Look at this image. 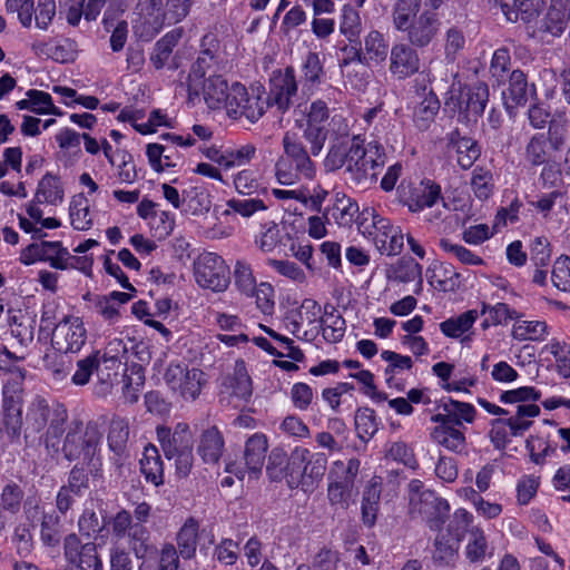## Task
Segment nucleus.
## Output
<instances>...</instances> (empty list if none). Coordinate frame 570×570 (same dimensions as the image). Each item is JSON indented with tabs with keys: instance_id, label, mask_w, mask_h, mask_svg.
<instances>
[{
	"instance_id": "nucleus-50",
	"label": "nucleus",
	"mask_w": 570,
	"mask_h": 570,
	"mask_svg": "<svg viewBox=\"0 0 570 570\" xmlns=\"http://www.w3.org/2000/svg\"><path fill=\"white\" fill-rule=\"evenodd\" d=\"M179 39L180 32L170 31L155 43L150 62L156 69H161L165 66Z\"/></svg>"
},
{
	"instance_id": "nucleus-27",
	"label": "nucleus",
	"mask_w": 570,
	"mask_h": 570,
	"mask_svg": "<svg viewBox=\"0 0 570 570\" xmlns=\"http://www.w3.org/2000/svg\"><path fill=\"white\" fill-rule=\"evenodd\" d=\"M139 465L147 483L157 488L165 483L164 462L158 449L154 444L145 446Z\"/></svg>"
},
{
	"instance_id": "nucleus-59",
	"label": "nucleus",
	"mask_w": 570,
	"mask_h": 570,
	"mask_svg": "<svg viewBox=\"0 0 570 570\" xmlns=\"http://www.w3.org/2000/svg\"><path fill=\"white\" fill-rule=\"evenodd\" d=\"M465 36L461 28L451 26L444 35V55L449 61H454L465 47Z\"/></svg>"
},
{
	"instance_id": "nucleus-31",
	"label": "nucleus",
	"mask_w": 570,
	"mask_h": 570,
	"mask_svg": "<svg viewBox=\"0 0 570 570\" xmlns=\"http://www.w3.org/2000/svg\"><path fill=\"white\" fill-rule=\"evenodd\" d=\"M268 450L267 438L263 433H255L247 439L244 450L245 464L249 471L261 472Z\"/></svg>"
},
{
	"instance_id": "nucleus-49",
	"label": "nucleus",
	"mask_w": 570,
	"mask_h": 570,
	"mask_svg": "<svg viewBox=\"0 0 570 570\" xmlns=\"http://www.w3.org/2000/svg\"><path fill=\"white\" fill-rule=\"evenodd\" d=\"M459 542L448 533H439L434 540L433 560L440 564H450L458 554Z\"/></svg>"
},
{
	"instance_id": "nucleus-8",
	"label": "nucleus",
	"mask_w": 570,
	"mask_h": 570,
	"mask_svg": "<svg viewBox=\"0 0 570 570\" xmlns=\"http://www.w3.org/2000/svg\"><path fill=\"white\" fill-rule=\"evenodd\" d=\"M196 283L213 292H225L230 284V271L222 256L215 253H203L194 263Z\"/></svg>"
},
{
	"instance_id": "nucleus-46",
	"label": "nucleus",
	"mask_w": 570,
	"mask_h": 570,
	"mask_svg": "<svg viewBox=\"0 0 570 570\" xmlns=\"http://www.w3.org/2000/svg\"><path fill=\"white\" fill-rule=\"evenodd\" d=\"M422 266L412 257H402L387 269L390 279L410 283L416 278H421Z\"/></svg>"
},
{
	"instance_id": "nucleus-2",
	"label": "nucleus",
	"mask_w": 570,
	"mask_h": 570,
	"mask_svg": "<svg viewBox=\"0 0 570 570\" xmlns=\"http://www.w3.org/2000/svg\"><path fill=\"white\" fill-rule=\"evenodd\" d=\"M68 412L62 404L50 407L48 401L37 395L27 406L24 417L23 439L26 444L30 439L46 431V448L55 453L59 452V439L66 432Z\"/></svg>"
},
{
	"instance_id": "nucleus-9",
	"label": "nucleus",
	"mask_w": 570,
	"mask_h": 570,
	"mask_svg": "<svg viewBox=\"0 0 570 570\" xmlns=\"http://www.w3.org/2000/svg\"><path fill=\"white\" fill-rule=\"evenodd\" d=\"M164 380L169 390L185 401H195L206 383L205 373L202 370L188 368L180 363H170L165 371Z\"/></svg>"
},
{
	"instance_id": "nucleus-24",
	"label": "nucleus",
	"mask_w": 570,
	"mask_h": 570,
	"mask_svg": "<svg viewBox=\"0 0 570 570\" xmlns=\"http://www.w3.org/2000/svg\"><path fill=\"white\" fill-rule=\"evenodd\" d=\"M570 19V0H550V6L540 22L539 30L559 37Z\"/></svg>"
},
{
	"instance_id": "nucleus-23",
	"label": "nucleus",
	"mask_w": 570,
	"mask_h": 570,
	"mask_svg": "<svg viewBox=\"0 0 570 570\" xmlns=\"http://www.w3.org/2000/svg\"><path fill=\"white\" fill-rule=\"evenodd\" d=\"M222 386L224 391L228 392L233 397L244 402L250 400L253 384L244 360H237L235 362L233 373L223 379Z\"/></svg>"
},
{
	"instance_id": "nucleus-51",
	"label": "nucleus",
	"mask_w": 570,
	"mask_h": 570,
	"mask_svg": "<svg viewBox=\"0 0 570 570\" xmlns=\"http://www.w3.org/2000/svg\"><path fill=\"white\" fill-rule=\"evenodd\" d=\"M233 276L236 288L245 296L254 297L257 282L250 264L244 259H237Z\"/></svg>"
},
{
	"instance_id": "nucleus-33",
	"label": "nucleus",
	"mask_w": 570,
	"mask_h": 570,
	"mask_svg": "<svg viewBox=\"0 0 570 570\" xmlns=\"http://www.w3.org/2000/svg\"><path fill=\"white\" fill-rule=\"evenodd\" d=\"M381 492V482L376 481L375 479H372L364 489L361 504V514L362 522L367 528H372L376 523L377 512L380 509Z\"/></svg>"
},
{
	"instance_id": "nucleus-7",
	"label": "nucleus",
	"mask_w": 570,
	"mask_h": 570,
	"mask_svg": "<svg viewBox=\"0 0 570 570\" xmlns=\"http://www.w3.org/2000/svg\"><path fill=\"white\" fill-rule=\"evenodd\" d=\"M537 404H519L514 415L491 421L489 438L494 449L504 450L510 443L509 435L522 436L532 425V419L540 415Z\"/></svg>"
},
{
	"instance_id": "nucleus-43",
	"label": "nucleus",
	"mask_w": 570,
	"mask_h": 570,
	"mask_svg": "<svg viewBox=\"0 0 570 570\" xmlns=\"http://www.w3.org/2000/svg\"><path fill=\"white\" fill-rule=\"evenodd\" d=\"M69 216L71 226L77 230H88L92 226V219L89 210V200L81 193L71 198L69 205Z\"/></svg>"
},
{
	"instance_id": "nucleus-38",
	"label": "nucleus",
	"mask_w": 570,
	"mask_h": 570,
	"mask_svg": "<svg viewBox=\"0 0 570 570\" xmlns=\"http://www.w3.org/2000/svg\"><path fill=\"white\" fill-rule=\"evenodd\" d=\"M357 213V203L342 193L335 194V202L333 206L327 209V215L330 214L336 224L342 227L351 226Z\"/></svg>"
},
{
	"instance_id": "nucleus-35",
	"label": "nucleus",
	"mask_w": 570,
	"mask_h": 570,
	"mask_svg": "<svg viewBox=\"0 0 570 570\" xmlns=\"http://www.w3.org/2000/svg\"><path fill=\"white\" fill-rule=\"evenodd\" d=\"M381 358L387 362V366L384 370L385 382L389 387H396L403 390L404 385L399 383L395 375L410 371L413 367V361L407 355H402L393 351L385 350L381 353Z\"/></svg>"
},
{
	"instance_id": "nucleus-57",
	"label": "nucleus",
	"mask_w": 570,
	"mask_h": 570,
	"mask_svg": "<svg viewBox=\"0 0 570 570\" xmlns=\"http://www.w3.org/2000/svg\"><path fill=\"white\" fill-rule=\"evenodd\" d=\"M40 539L47 547H56L61 539L60 518L55 510L47 513L40 522Z\"/></svg>"
},
{
	"instance_id": "nucleus-64",
	"label": "nucleus",
	"mask_w": 570,
	"mask_h": 570,
	"mask_svg": "<svg viewBox=\"0 0 570 570\" xmlns=\"http://www.w3.org/2000/svg\"><path fill=\"white\" fill-rule=\"evenodd\" d=\"M6 11L17 13L18 20L23 28L32 24L35 2L33 0H6Z\"/></svg>"
},
{
	"instance_id": "nucleus-36",
	"label": "nucleus",
	"mask_w": 570,
	"mask_h": 570,
	"mask_svg": "<svg viewBox=\"0 0 570 570\" xmlns=\"http://www.w3.org/2000/svg\"><path fill=\"white\" fill-rule=\"evenodd\" d=\"M389 52V45L382 32L371 30L364 37L363 56L366 58L367 67L383 62Z\"/></svg>"
},
{
	"instance_id": "nucleus-48",
	"label": "nucleus",
	"mask_w": 570,
	"mask_h": 570,
	"mask_svg": "<svg viewBox=\"0 0 570 570\" xmlns=\"http://www.w3.org/2000/svg\"><path fill=\"white\" fill-rule=\"evenodd\" d=\"M22 412L1 413L0 434L6 444H20Z\"/></svg>"
},
{
	"instance_id": "nucleus-53",
	"label": "nucleus",
	"mask_w": 570,
	"mask_h": 570,
	"mask_svg": "<svg viewBox=\"0 0 570 570\" xmlns=\"http://www.w3.org/2000/svg\"><path fill=\"white\" fill-rule=\"evenodd\" d=\"M291 454L282 448H274L268 455L266 472L271 480L281 481L283 478L288 480Z\"/></svg>"
},
{
	"instance_id": "nucleus-22",
	"label": "nucleus",
	"mask_w": 570,
	"mask_h": 570,
	"mask_svg": "<svg viewBox=\"0 0 570 570\" xmlns=\"http://www.w3.org/2000/svg\"><path fill=\"white\" fill-rule=\"evenodd\" d=\"M441 197V186L425 178L417 186L410 189L405 204L410 212L419 213L424 208L434 206Z\"/></svg>"
},
{
	"instance_id": "nucleus-4",
	"label": "nucleus",
	"mask_w": 570,
	"mask_h": 570,
	"mask_svg": "<svg viewBox=\"0 0 570 570\" xmlns=\"http://www.w3.org/2000/svg\"><path fill=\"white\" fill-rule=\"evenodd\" d=\"M102 433L99 425L90 421L86 425L80 420L72 421L65 435L59 451L69 461L82 460L95 466V456L100 449Z\"/></svg>"
},
{
	"instance_id": "nucleus-5",
	"label": "nucleus",
	"mask_w": 570,
	"mask_h": 570,
	"mask_svg": "<svg viewBox=\"0 0 570 570\" xmlns=\"http://www.w3.org/2000/svg\"><path fill=\"white\" fill-rule=\"evenodd\" d=\"M327 469V455L312 452L307 448L296 446L291 452L288 485L301 488L304 492L313 491L322 481Z\"/></svg>"
},
{
	"instance_id": "nucleus-54",
	"label": "nucleus",
	"mask_w": 570,
	"mask_h": 570,
	"mask_svg": "<svg viewBox=\"0 0 570 570\" xmlns=\"http://www.w3.org/2000/svg\"><path fill=\"white\" fill-rule=\"evenodd\" d=\"M525 160L533 167L549 161L548 139L544 134L533 135L524 149Z\"/></svg>"
},
{
	"instance_id": "nucleus-42",
	"label": "nucleus",
	"mask_w": 570,
	"mask_h": 570,
	"mask_svg": "<svg viewBox=\"0 0 570 570\" xmlns=\"http://www.w3.org/2000/svg\"><path fill=\"white\" fill-rule=\"evenodd\" d=\"M26 498L23 488L19 483L10 480L1 489L0 507L3 511L17 515L20 513Z\"/></svg>"
},
{
	"instance_id": "nucleus-1",
	"label": "nucleus",
	"mask_w": 570,
	"mask_h": 570,
	"mask_svg": "<svg viewBox=\"0 0 570 570\" xmlns=\"http://www.w3.org/2000/svg\"><path fill=\"white\" fill-rule=\"evenodd\" d=\"M386 163L384 146L377 140L366 145L361 135L347 141L332 144L324 165L328 170L344 168L346 179L360 187H368L376 181L380 170Z\"/></svg>"
},
{
	"instance_id": "nucleus-11",
	"label": "nucleus",
	"mask_w": 570,
	"mask_h": 570,
	"mask_svg": "<svg viewBox=\"0 0 570 570\" xmlns=\"http://www.w3.org/2000/svg\"><path fill=\"white\" fill-rule=\"evenodd\" d=\"M297 94L298 82L294 67L287 66L283 70H274L269 79V91L265 106L276 107L281 114H285L294 105Z\"/></svg>"
},
{
	"instance_id": "nucleus-62",
	"label": "nucleus",
	"mask_w": 570,
	"mask_h": 570,
	"mask_svg": "<svg viewBox=\"0 0 570 570\" xmlns=\"http://www.w3.org/2000/svg\"><path fill=\"white\" fill-rule=\"evenodd\" d=\"M552 284L560 291H570V257L561 255L554 263L551 271Z\"/></svg>"
},
{
	"instance_id": "nucleus-3",
	"label": "nucleus",
	"mask_w": 570,
	"mask_h": 570,
	"mask_svg": "<svg viewBox=\"0 0 570 570\" xmlns=\"http://www.w3.org/2000/svg\"><path fill=\"white\" fill-rule=\"evenodd\" d=\"M446 531L456 541L465 538L463 556L470 564H482L488 558L493 556L494 548L490 544L484 530L480 525L473 524V515L465 509L454 511Z\"/></svg>"
},
{
	"instance_id": "nucleus-63",
	"label": "nucleus",
	"mask_w": 570,
	"mask_h": 570,
	"mask_svg": "<svg viewBox=\"0 0 570 570\" xmlns=\"http://www.w3.org/2000/svg\"><path fill=\"white\" fill-rule=\"evenodd\" d=\"M511 68V56L510 51L505 47H501L493 52L491 63H490V73L493 78L497 79L498 83L504 81L507 73Z\"/></svg>"
},
{
	"instance_id": "nucleus-44",
	"label": "nucleus",
	"mask_w": 570,
	"mask_h": 570,
	"mask_svg": "<svg viewBox=\"0 0 570 570\" xmlns=\"http://www.w3.org/2000/svg\"><path fill=\"white\" fill-rule=\"evenodd\" d=\"M478 312L475 309L466 311L456 317H450L440 324V330L446 337L459 338L466 333L475 323Z\"/></svg>"
},
{
	"instance_id": "nucleus-21",
	"label": "nucleus",
	"mask_w": 570,
	"mask_h": 570,
	"mask_svg": "<svg viewBox=\"0 0 570 570\" xmlns=\"http://www.w3.org/2000/svg\"><path fill=\"white\" fill-rule=\"evenodd\" d=\"M283 148L285 154L283 158L292 161V164L296 167V170L303 174L304 178L311 179L314 177V163L311 160V157L303 142L295 135L289 132L284 135Z\"/></svg>"
},
{
	"instance_id": "nucleus-20",
	"label": "nucleus",
	"mask_w": 570,
	"mask_h": 570,
	"mask_svg": "<svg viewBox=\"0 0 570 570\" xmlns=\"http://www.w3.org/2000/svg\"><path fill=\"white\" fill-rule=\"evenodd\" d=\"M448 145L455 150L456 163L464 170L470 169L481 156L479 142L470 136L461 135L459 129L448 135Z\"/></svg>"
},
{
	"instance_id": "nucleus-61",
	"label": "nucleus",
	"mask_w": 570,
	"mask_h": 570,
	"mask_svg": "<svg viewBox=\"0 0 570 570\" xmlns=\"http://www.w3.org/2000/svg\"><path fill=\"white\" fill-rule=\"evenodd\" d=\"M70 492L81 498L89 490V473L82 465L75 464L68 474L67 484Z\"/></svg>"
},
{
	"instance_id": "nucleus-10",
	"label": "nucleus",
	"mask_w": 570,
	"mask_h": 570,
	"mask_svg": "<svg viewBox=\"0 0 570 570\" xmlns=\"http://www.w3.org/2000/svg\"><path fill=\"white\" fill-rule=\"evenodd\" d=\"M265 101L258 94L248 92L240 82L230 85L229 101L226 105V114L234 120L246 119L254 124L265 114Z\"/></svg>"
},
{
	"instance_id": "nucleus-28",
	"label": "nucleus",
	"mask_w": 570,
	"mask_h": 570,
	"mask_svg": "<svg viewBox=\"0 0 570 570\" xmlns=\"http://www.w3.org/2000/svg\"><path fill=\"white\" fill-rule=\"evenodd\" d=\"M225 441L217 426H210L203 431L197 451L206 464L217 463L223 455Z\"/></svg>"
},
{
	"instance_id": "nucleus-39",
	"label": "nucleus",
	"mask_w": 570,
	"mask_h": 570,
	"mask_svg": "<svg viewBox=\"0 0 570 570\" xmlns=\"http://www.w3.org/2000/svg\"><path fill=\"white\" fill-rule=\"evenodd\" d=\"M194 0H166L164 13L155 22V32H159L165 24H175L183 21L191 9Z\"/></svg>"
},
{
	"instance_id": "nucleus-58",
	"label": "nucleus",
	"mask_w": 570,
	"mask_h": 570,
	"mask_svg": "<svg viewBox=\"0 0 570 570\" xmlns=\"http://www.w3.org/2000/svg\"><path fill=\"white\" fill-rule=\"evenodd\" d=\"M439 246L443 252L453 255L462 264L472 266H481L484 264L482 257L475 255L463 245L452 243L449 238H441Z\"/></svg>"
},
{
	"instance_id": "nucleus-45",
	"label": "nucleus",
	"mask_w": 570,
	"mask_h": 570,
	"mask_svg": "<svg viewBox=\"0 0 570 570\" xmlns=\"http://www.w3.org/2000/svg\"><path fill=\"white\" fill-rule=\"evenodd\" d=\"M199 524L189 518L177 534V544L184 559H191L196 553Z\"/></svg>"
},
{
	"instance_id": "nucleus-6",
	"label": "nucleus",
	"mask_w": 570,
	"mask_h": 570,
	"mask_svg": "<svg viewBox=\"0 0 570 570\" xmlns=\"http://www.w3.org/2000/svg\"><path fill=\"white\" fill-rule=\"evenodd\" d=\"M394 28L405 33V39L414 48L429 47L436 38L441 20L438 13L429 10L406 11L392 16Z\"/></svg>"
},
{
	"instance_id": "nucleus-56",
	"label": "nucleus",
	"mask_w": 570,
	"mask_h": 570,
	"mask_svg": "<svg viewBox=\"0 0 570 570\" xmlns=\"http://www.w3.org/2000/svg\"><path fill=\"white\" fill-rule=\"evenodd\" d=\"M95 371L98 374L104 373V371L100 370V357L98 351L77 362V370L73 373L71 381L75 385H85L89 382Z\"/></svg>"
},
{
	"instance_id": "nucleus-13",
	"label": "nucleus",
	"mask_w": 570,
	"mask_h": 570,
	"mask_svg": "<svg viewBox=\"0 0 570 570\" xmlns=\"http://www.w3.org/2000/svg\"><path fill=\"white\" fill-rule=\"evenodd\" d=\"M450 512V504L434 491L425 490L420 497L411 499L410 513L420 515L433 531H441Z\"/></svg>"
},
{
	"instance_id": "nucleus-17",
	"label": "nucleus",
	"mask_w": 570,
	"mask_h": 570,
	"mask_svg": "<svg viewBox=\"0 0 570 570\" xmlns=\"http://www.w3.org/2000/svg\"><path fill=\"white\" fill-rule=\"evenodd\" d=\"M502 96L504 108L510 115L515 108L524 107L538 99L535 85L530 83L527 75L520 69L511 71L508 88Z\"/></svg>"
},
{
	"instance_id": "nucleus-15",
	"label": "nucleus",
	"mask_w": 570,
	"mask_h": 570,
	"mask_svg": "<svg viewBox=\"0 0 570 570\" xmlns=\"http://www.w3.org/2000/svg\"><path fill=\"white\" fill-rule=\"evenodd\" d=\"M63 556L67 563L77 570H102L97 544L92 541L81 542L80 538L72 533L63 541Z\"/></svg>"
},
{
	"instance_id": "nucleus-60",
	"label": "nucleus",
	"mask_w": 570,
	"mask_h": 570,
	"mask_svg": "<svg viewBox=\"0 0 570 570\" xmlns=\"http://www.w3.org/2000/svg\"><path fill=\"white\" fill-rule=\"evenodd\" d=\"M530 261L535 267H548L551 261V244L546 236L534 237L529 246Z\"/></svg>"
},
{
	"instance_id": "nucleus-37",
	"label": "nucleus",
	"mask_w": 570,
	"mask_h": 570,
	"mask_svg": "<svg viewBox=\"0 0 570 570\" xmlns=\"http://www.w3.org/2000/svg\"><path fill=\"white\" fill-rule=\"evenodd\" d=\"M202 46L205 47L197 60L193 63L189 77L197 79L205 78L207 70L215 63V48L218 41L213 33L205 35L202 39Z\"/></svg>"
},
{
	"instance_id": "nucleus-12",
	"label": "nucleus",
	"mask_w": 570,
	"mask_h": 570,
	"mask_svg": "<svg viewBox=\"0 0 570 570\" xmlns=\"http://www.w3.org/2000/svg\"><path fill=\"white\" fill-rule=\"evenodd\" d=\"M330 109L325 101L317 99L313 101L306 112V120L301 125L303 138L309 144V151L318 156L323 150L328 135Z\"/></svg>"
},
{
	"instance_id": "nucleus-19",
	"label": "nucleus",
	"mask_w": 570,
	"mask_h": 570,
	"mask_svg": "<svg viewBox=\"0 0 570 570\" xmlns=\"http://www.w3.org/2000/svg\"><path fill=\"white\" fill-rule=\"evenodd\" d=\"M420 69V58L411 45H394L390 53V71L399 79L409 78Z\"/></svg>"
},
{
	"instance_id": "nucleus-25",
	"label": "nucleus",
	"mask_w": 570,
	"mask_h": 570,
	"mask_svg": "<svg viewBox=\"0 0 570 570\" xmlns=\"http://www.w3.org/2000/svg\"><path fill=\"white\" fill-rule=\"evenodd\" d=\"M301 73L303 95H312L322 83L325 76L324 66L318 52L308 51L306 53L301 66Z\"/></svg>"
},
{
	"instance_id": "nucleus-14",
	"label": "nucleus",
	"mask_w": 570,
	"mask_h": 570,
	"mask_svg": "<svg viewBox=\"0 0 570 570\" xmlns=\"http://www.w3.org/2000/svg\"><path fill=\"white\" fill-rule=\"evenodd\" d=\"M87 330L76 316H65L52 331L51 345L60 353H77L85 345Z\"/></svg>"
},
{
	"instance_id": "nucleus-16",
	"label": "nucleus",
	"mask_w": 570,
	"mask_h": 570,
	"mask_svg": "<svg viewBox=\"0 0 570 570\" xmlns=\"http://www.w3.org/2000/svg\"><path fill=\"white\" fill-rule=\"evenodd\" d=\"M372 216V229L367 227L362 232L368 233L373 238L376 249L387 256L397 255L403 248V235L399 227H394L387 218L382 217L374 210L368 213Z\"/></svg>"
},
{
	"instance_id": "nucleus-55",
	"label": "nucleus",
	"mask_w": 570,
	"mask_h": 570,
	"mask_svg": "<svg viewBox=\"0 0 570 570\" xmlns=\"http://www.w3.org/2000/svg\"><path fill=\"white\" fill-rule=\"evenodd\" d=\"M471 187L478 199H488L493 194L494 188L492 171L485 167L476 166L472 171Z\"/></svg>"
},
{
	"instance_id": "nucleus-52",
	"label": "nucleus",
	"mask_w": 570,
	"mask_h": 570,
	"mask_svg": "<svg viewBox=\"0 0 570 570\" xmlns=\"http://www.w3.org/2000/svg\"><path fill=\"white\" fill-rule=\"evenodd\" d=\"M362 30L361 17L358 11L351 4H344L340 21V32L350 43L357 41Z\"/></svg>"
},
{
	"instance_id": "nucleus-41",
	"label": "nucleus",
	"mask_w": 570,
	"mask_h": 570,
	"mask_svg": "<svg viewBox=\"0 0 570 570\" xmlns=\"http://www.w3.org/2000/svg\"><path fill=\"white\" fill-rule=\"evenodd\" d=\"M360 465V460L355 458L350 459L346 464L342 461H335L330 474L333 480L330 483L346 487L347 490L353 492Z\"/></svg>"
},
{
	"instance_id": "nucleus-29",
	"label": "nucleus",
	"mask_w": 570,
	"mask_h": 570,
	"mask_svg": "<svg viewBox=\"0 0 570 570\" xmlns=\"http://www.w3.org/2000/svg\"><path fill=\"white\" fill-rule=\"evenodd\" d=\"M488 100V85L476 82L469 86L468 90L461 95L460 109L476 119L484 112Z\"/></svg>"
},
{
	"instance_id": "nucleus-18",
	"label": "nucleus",
	"mask_w": 570,
	"mask_h": 570,
	"mask_svg": "<svg viewBox=\"0 0 570 570\" xmlns=\"http://www.w3.org/2000/svg\"><path fill=\"white\" fill-rule=\"evenodd\" d=\"M129 435L128 419L114 415L108 425L107 444L112 453L111 461L118 468L122 466L124 460L128 456Z\"/></svg>"
},
{
	"instance_id": "nucleus-47",
	"label": "nucleus",
	"mask_w": 570,
	"mask_h": 570,
	"mask_svg": "<svg viewBox=\"0 0 570 570\" xmlns=\"http://www.w3.org/2000/svg\"><path fill=\"white\" fill-rule=\"evenodd\" d=\"M421 98L422 100L414 109L413 117L420 129H426L440 109V101L433 90H429V94Z\"/></svg>"
},
{
	"instance_id": "nucleus-32",
	"label": "nucleus",
	"mask_w": 570,
	"mask_h": 570,
	"mask_svg": "<svg viewBox=\"0 0 570 570\" xmlns=\"http://www.w3.org/2000/svg\"><path fill=\"white\" fill-rule=\"evenodd\" d=\"M65 190L60 177L47 173L38 183L35 202L38 204L58 205L63 202Z\"/></svg>"
},
{
	"instance_id": "nucleus-26",
	"label": "nucleus",
	"mask_w": 570,
	"mask_h": 570,
	"mask_svg": "<svg viewBox=\"0 0 570 570\" xmlns=\"http://www.w3.org/2000/svg\"><path fill=\"white\" fill-rule=\"evenodd\" d=\"M36 324L37 314L35 312L28 309L10 312L9 325L11 334L23 346L29 345L33 341Z\"/></svg>"
},
{
	"instance_id": "nucleus-34",
	"label": "nucleus",
	"mask_w": 570,
	"mask_h": 570,
	"mask_svg": "<svg viewBox=\"0 0 570 570\" xmlns=\"http://www.w3.org/2000/svg\"><path fill=\"white\" fill-rule=\"evenodd\" d=\"M430 438L436 444L454 453H461L466 445L464 431L459 428L438 424L430 432Z\"/></svg>"
},
{
	"instance_id": "nucleus-40",
	"label": "nucleus",
	"mask_w": 570,
	"mask_h": 570,
	"mask_svg": "<svg viewBox=\"0 0 570 570\" xmlns=\"http://www.w3.org/2000/svg\"><path fill=\"white\" fill-rule=\"evenodd\" d=\"M354 424L357 438L368 442L379 431L381 421L371 407H358L355 413Z\"/></svg>"
},
{
	"instance_id": "nucleus-30",
	"label": "nucleus",
	"mask_w": 570,
	"mask_h": 570,
	"mask_svg": "<svg viewBox=\"0 0 570 570\" xmlns=\"http://www.w3.org/2000/svg\"><path fill=\"white\" fill-rule=\"evenodd\" d=\"M204 99L210 109L226 108L229 101L230 86L220 75L209 76L203 86Z\"/></svg>"
}]
</instances>
